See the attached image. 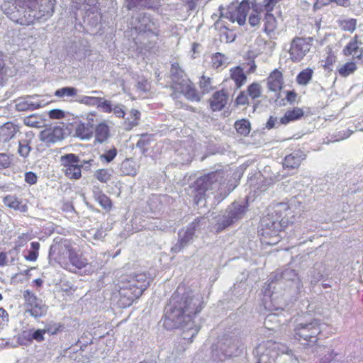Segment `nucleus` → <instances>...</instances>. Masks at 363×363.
Listing matches in <instances>:
<instances>
[{"label":"nucleus","instance_id":"nucleus-52","mask_svg":"<svg viewBox=\"0 0 363 363\" xmlns=\"http://www.w3.org/2000/svg\"><path fill=\"white\" fill-rule=\"evenodd\" d=\"M16 109L19 111H25L28 110H33V104L28 103L24 99L19 100L16 104Z\"/></svg>","mask_w":363,"mask_h":363},{"label":"nucleus","instance_id":"nucleus-34","mask_svg":"<svg viewBox=\"0 0 363 363\" xmlns=\"http://www.w3.org/2000/svg\"><path fill=\"white\" fill-rule=\"evenodd\" d=\"M357 21L355 18H344L337 21V25L343 31L353 33L357 28Z\"/></svg>","mask_w":363,"mask_h":363},{"label":"nucleus","instance_id":"nucleus-6","mask_svg":"<svg viewBox=\"0 0 363 363\" xmlns=\"http://www.w3.org/2000/svg\"><path fill=\"white\" fill-rule=\"evenodd\" d=\"M321 333L320 324L317 320L309 323H299L294 329V337L304 347H313L318 341Z\"/></svg>","mask_w":363,"mask_h":363},{"label":"nucleus","instance_id":"nucleus-45","mask_svg":"<svg viewBox=\"0 0 363 363\" xmlns=\"http://www.w3.org/2000/svg\"><path fill=\"white\" fill-rule=\"evenodd\" d=\"M249 96L247 91H240L238 95L236 96L235 99V106H247L249 104Z\"/></svg>","mask_w":363,"mask_h":363},{"label":"nucleus","instance_id":"nucleus-39","mask_svg":"<svg viewBox=\"0 0 363 363\" xmlns=\"http://www.w3.org/2000/svg\"><path fill=\"white\" fill-rule=\"evenodd\" d=\"M95 178L101 183H107L111 179L112 170L108 169H99L94 173Z\"/></svg>","mask_w":363,"mask_h":363},{"label":"nucleus","instance_id":"nucleus-54","mask_svg":"<svg viewBox=\"0 0 363 363\" xmlns=\"http://www.w3.org/2000/svg\"><path fill=\"white\" fill-rule=\"evenodd\" d=\"M150 0H126L128 3L127 7L128 10H130L140 5L145 6L150 3Z\"/></svg>","mask_w":363,"mask_h":363},{"label":"nucleus","instance_id":"nucleus-42","mask_svg":"<svg viewBox=\"0 0 363 363\" xmlns=\"http://www.w3.org/2000/svg\"><path fill=\"white\" fill-rule=\"evenodd\" d=\"M337 61V56L330 50L323 62V67L325 70H332V67Z\"/></svg>","mask_w":363,"mask_h":363},{"label":"nucleus","instance_id":"nucleus-14","mask_svg":"<svg viewBox=\"0 0 363 363\" xmlns=\"http://www.w3.org/2000/svg\"><path fill=\"white\" fill-rule=\"evenodd\" d=\"M250 9L249 0H242L238 6H229L225 13V18L232 23L237 22L240 26L245 25L247 16Z\"/></svg>","mask_w":363,"mask_h":363},{"label":"nucleus","instance_id":"nucleus-62","mask_svg":"<svg viewBox=\"0 0 363 363\" xmlns=\"http://www.w3.org/2000/svg\"><path fill=\"white\" fill-rule=\"evenodd\" d=\"M97 113L96 111L89 112L86 115V120L87 121L86 124H91L94 125V123L97 121Z\"/></svg>","mask_w":363,"mask_h":363},{"label":"nucleus","instance_id":"nucleus-9","mask_svg":"<svg viewBox=\"0 0 363 363\" xmlns=\"http://www.w3.org/2000/svg\"><path fill=\"white\" fill-rule=\"evenodd\" d=\"M313 41V37L294 38L289 50V59L294 63L301 62L310 52Z\"/></svg>","mask_w":363,"mask_h":363},{"label":"nucleus","instance_id":"nucleus-38","mask_svg":"<svg viewBox=\"0 0 363 363\" xmlns=\"http://www.w3.org/2000/svg\"><path fill=\"white\" fill-rule=\"evenodd\" d=\"M14 164V155L0 153V170L11 167Z\"/></svg>","mask_w":363,"mask_h":363},{"label":"nucleus","instance_id":"nucleus-35","mask_svg":"<svg viewBox=\"0 0 363 363\" xmlns=\"http://www.w3.org/2000/svg\"><path fill=\"white\" fill-rule=\"evenodd\" d=\"M246 91L252 100H255L262 96V87L259 82H252L247 86Z\"/></svg>","mask_w":363,"mask_h":363},{"label":"nucleus","instance_id":"nucleus-36","mask_svg":"<svg viewBox=\"0 0 363 363\" xmlns=\"http://www.w3.org/2000/svg\"><path fill=\"white\" fill-rule=\"evenodd\" d=\"M235 128L237 132L244 136L249 135L251 130L250 123L247 119H240L235 123Z\"/></svg>","mask_w":363,"mask_h":363},{"label":"nucleus","instance_id":"nucleus-56","mask_svg":"<svg viewBox=\"0 0 363 363\" xmlns=\"http://www.w3.org/2000/svg\"><path fill=\"white\" fill-rule=\"evenodd\" d=\"M281 0H264L263 6L267 13H272L275 6Z\"/></svg>","mask_w":363,"mask_h":363},{"label":"nucleus","instance_id":"nucleus-47","mask_svg":"<svg viewBox=\"0 0 363 363\" xmlns=\"http://www.w3.org/2000/svg\"><path fill=\"white\" fill-rule=\"evenodd\" d=\"M64 329V325L62 323H50L45 326V333L50 335H56Z\"/></svg>","mask_w":363,"mask_h":363},{"label":"nucleus","instance_id":"nucleus-22","mask_svg":"<svg viewBox=\"0 0 363 363\" xmlns=\"http://www.w3.org/2000/svg\"><path fill=\"white\" fill-rule=\"evenodd\" d=\"M3 203L6 207L13 209L14 211L21 213L28 211L27 203L16 195H6L3 199Z\"/></svg>","mask_w":363,"mask_h":363},{"label":"nucleus","instance_id":"nucleus-11","mask_svg":"<svg viewBox=\"0 0 363 363\" xmlns=\"http://www.w3.org/2000/svg\"><path fill=\"white\" fill-rule=\"evenodd\" d=\"M23 296L24 299L23 306L26 313L35 318L41 317L46 313V306L42 303L41 300L33 292L26 290L23 291Z\"/></svg>","mask_w":363,"mask_h":363},{"label":"nucleus","instance_id":"nucleus-10","mask_svg":"<svg viewBox=\"0 0 363 363\" xmlns=\"http://www.w3.org/2000/svg\"><path fill=\"white\" fill-rule=\"evenodd\" d=\"M247 206L246 205L235 202L233 203L231 206L227 209V214L223 216V220L216 224V231L220 233L238 220L242 219L247 211Z\"/></svg>","mask_w":363,"mask_h":363},{"label":"nucleus","instance_id":"nucleus-29","mask_svg":"<svg viewBox=\"0 0 363 363\" xmlns=\"http://www.w3.org/2000/svg\"><path fill=\"white\" fill-rule=\"evenodd\" d=\"M227 66V58L220 52H216L211 57V67L213 69H223Z\"/></svg>","mask_w":363,"mask_h":363},{"label":"nucleus","instance_id":"nucleus-33","mask_svg":"<svg viewBox=\"0 0 363 363\" xmlns=\"http://www.w3.org/2000/svg\"><path fill=\"white\" fill-rule=\"evenodd\" d=\"M199 86L203 94H208L214 89L213 86V78L204 74L201 75L199 78Z\"/></svg>","mask_w":363,"mask_h":363},{"label":"nucleus","instance_id":"nucleus-25","mask_svg":"<svg viewBox=\"0 0 363 363\" xmlns=\"http://www.w3.org/2000/svg\"><path fill=\"white\" fill-rule=\"evenodd\" d=\"M304 114L305 113L302 108L293 107L287 110L284 115L279 118V123L286 125L291 122L301 119Z\"/></svg>","mask_w":363,"mask_h":363},{"label":"nucleus","instance_id":"nucleus-41","mask_svg":"<svg viewBox=\"0 0 363 363\" xmlns=\"http://www.w3.org/2000/svg\"><path fill=\"white\" fill-rule=\"evenodd\" d=\"M77 94V90L76 88L67 86V87H63V88L57 89L55 91L54 94L55 96H57L58 98H63L65 96L72 97V96H76Z\"/></svg>","mask_w":363,"mask_h":363},{"label":"nucleus","instance_id":"nucleus-59","mask_svg":"<svg viewBox=\"0 0 363 363\" xmlns=\"http://www.w3.org/2000/svg\"><path fill=\"white\" fill-rule=\"evenodd\" d=\"M112 112H113L114 115L119 118H123L125 113L121 105H116L113 108H112Z\"/></svg>","mask_w":363,"mask_h":363},{"label":"nucleus","instance_id":"nucleus-7","mask_svg":"<svg viewBox=\"0 0 363 363\" xmlns=\"http://www.w3.org/2000/svg\"><path fill=\"white\" fill-rule=\"evenodd\" d=\"M224 176L223 170L217 169L199 177L194 182L196 203H198L206 192L211 189L215 184L223 182Z\"/></svg>","mask_w":363,"mask_h":363},{"label":"nucleus","instance_id":"nucleus-49","mask_svg":"<svg viewBox=\"0 0 363 363\" xmlns=\"http://www.w3.org/2000/svg\"><path fill=\"white\" fill-rule=\"evenodd\" d=\"M9 321V315L8 312L4 308H0V332L8 325Z\"/></svg>","mask_w":363,"mask_h":363},{"label":"nucleus","instance_id":"nucleus-51","mask_svg":"<svg viewBox=\"0 0 363 363\" xmlns=\"http://www.w3.org/2000/svg\"><path fill=\"white\" fill-rule=\"evenodd\" d=\"M100 101H101V97L84 96L82 99L81 102L87 106H98V104Z\"/></svg>","mask_w":363,"mask_h":363},{"label":"nucleus","instance_id":"nucleus-16","mask_svg":"<svg viewBox=\"0 0 363 363\" xmlns=\"http://www.w3.org/2000/svg\"><path fill=\"white\" fill-rule=\"evenodd\" d=\"M230 96L227 89L223 88L213 93L207 100L209 109L212 112L223 110L229 103Z\"/></svg>","mask_w":363,"mask_h":363},{"label":"nucleus","instance_id":"nucleus-19","mask_svg":"<svg viewBox=\"0 0 363 363\" xmlns=\"http://www.w3.org/2000/svg\"><path fill=\"white\" fill-rule=\"evenodd\" d=\"M305 158L306 155L303 152L300 150L294 151L284 157L283 168L289 170L296 169Z\"/></svg>","mask_w":363,"mask_h":363},{"label":"nucleus","instance_id":"nucleus-43","mask_svg":"<svg viewBox=\"0 0 363 363\" xmlns=\"http://www.w3.org/2000/svg\"><path fill=\"white\" fill-rule=\"evenodd\" d=\"M186 74L184 71L180 67L178 62H174L172 64L171 66V79L174 81L176 79H179L180 77L186 76Z\"/></svg>","mask_w":363,"mask_h":363},{"label":"nucleus","instance_id":"nucleus-4","mask_svg":"<svg viewBox=\"0 0 363 363\" xmlns=\"http://www.w3.org/2000/svg\"><path fill=\"white\" fill-rule=\"evenodd\" d=\"M194 296L193 291L189 286L185 283H180L175 291L172 294L169 303L174 311H177L179 315H195L200 309L194 307L193 301Z\"/></svg>","mask_w":363,"mask_h":363},{"label":"nucleus","instance_id":"nucleus-61","mask_svg":"<svg viewBox=\"0 0 363 363\" xmlns=\"http://www.w3.org/2000/svg\"><path fill=\"white\" fill-rule=\"evenodd\" d=\"M142 19L143 21H145V24L144 26H139V29L144 31V32H147V31H150V29L149 28H147V26H149L150 25H153V22L150 19V18L148 16H146V14H144L142 17Z\"/></svg>","mask_w":363,"mask_h":363},{"label":"nucleus","instance_id":"nucleus-17","mask_svg":"<svg viewBox=\"0 0 363 363\" xmlns=\"http://www.w3.org/2000/svg\"><path fill=\"white\" fill-rule=\"evenodd\" d=\"M111 127L106 121L98 123L94 126V143L103 144L111 138Z\"/></svg>","mask_w":363,"mask_h":363},{"label":"nucleus","instance_id":"nucleus-23","mask_svg":"<svg viewBox=\"0 0 363 363\" xmlns=\"http://www.w3.org/2000/svg\"><path fill=\"white\" fill-rule=\"evenodd\" d=\"M19 131V126L13 122L9 121L4 123L0 126V142L6 143L10 141Z\"/></svg>","mask_w":363,"mask_h":363},{"label":"nucleus","instance_id":"nucleus-15","mask_svg":"<svg viewBox=\"0 0 363 363\" xmlns=\"http://www.w3.org/2000/svg\"><path fill=\"white\" fill-rule=\"evenodd\" d=\"M345 57H350L352 60L363 64V42L358 35L353 36L342 49Z\"/></svg>","mask_w":363,"mask_h":363},{"label":"nucleus","instance_id":"nucleus-60","mask_svg":"<svg viewBox=\"0 0 363 363\" xmlns=\"http://www.w3.org/2000/svg\"><path fill=\"white\" fill-rule=\"evenodd\" d=\"M279 125H281L279 123V120L278 121L276 117L270 116L266 123V128L268 129H272L275 127H278Z\"/></svg>","mask_w":363,"mask_h":363},{"label":"nucleus","instance_id":"nucleus-40","mask_svg":"<svg viewBox=\"0 0 363 363\" xmlns=\"http://www.w3.org/2000/svg\"><path fill=\"white\" fill-rule=\"evenodd\" d=\"M31 250L24 256L27 261L35 262L39 255L40 243L38 242H32L30 243Z\"/></svg>","mask_w":363,"mask_h":363},{"label":"nucleus","instance_id":"nucleus-8","mask_svg":"<svg viewBox=\"0 0 363 363\" xmlns=\"http://www.w3.org/2000/svg\"><path fill=\"white\" fill-rule=\"evenodd\" d=\"M170 88L173 91L172 96L176 94H181L191 101L199 102L201 99V94L187 75L172 81Z\"/></svg>","mask_w":363,"mask_h":363},{"label":"nucleus","instance_id":"nucleus-2","mask_svg":"<svg viewBox=\"0 0 363 363\" xmlns=\"http://www.w3.org/2000/svg\"><path fill=\"white\" fill-rule=\"evenodd\" d=\"M50 256L64 269L72 272L86 271L90 264L82 252L77 250L69 240H62L59 243L52 246Z\"/></svg>","mask_w":363,"mask_h":363},{"label":"nucleus","instance_id":"nucleus-5","mask_svg":"<svg viewBox=\"0 0 363 363\" xmlns=\"http://www.w3.org/2000/svg\"><path fill=\"white\" fill-rule=\"evenodd\" d=\"M35 4H36L35 1L30 0H16L15 10L9 13V18L21 26L33 25L38 19Z\"/></svg>","mask_w":363,"mask_h":363},{"label":"nucleus","instance_id":"nucleus-64","mask_svg":"<svg viewBox=\"0 0 363 363\" xmlns=\"http://www.w3.org/2000/svg\"><path fill=\"white\" fill-rule=\"evenodd\" d=\"M298 96L297 93L294 91H287L286 93V99L290 104H293L296 101Z\"/></svg>","mask_w":363,"mask_h":363},{"label":"nucleus","instance_id":"nucleus-27","mask_svg":"<svg viewBox=\"0 0 363 363\" xmlns=\"http://www.w3.org/2000/svg\"><path fill=\"white\" fill-rule=\"evenodd\" d=\"M230 78L234 82L237 89L241 88L247 81V76L240 66L230 68Z\"/></svg>","mask_w":363,"mask_h":363},{"label":"nucleus","instance_id":"nucleus-57","mask_svg":"<svg viewBox=\"0 0 363 363\" xmlns=\"http://www.w3.org/2000/svg\"><path fill=\"white\" fill-rule=\"evenodd\" d=\"M45 333V330L38 329L37 330L34 331L33 334L31 335L30 340H35L38 342H42L44 340V335Z\"/></svg>","mask_w":363,"mask_h":363},{"label":"nucleus","instance_id":"nucleus-44","mask_svg":"<svg viewBox=\"0 0 363 363\" xmlns=\"http://www.w3.org/2000/svg\"><path fill=\"white\" fill-rule=\"evenodd\" d=\"M7 72L8 67L6 66L4 55L0 52V86L4 84Z\"/></svg>","mask_w":363,"mask_h":363},{"label":"nucleus","instance_id":"nucleus-20","mask_svg":"<svg viewBox=\"0 0 363 363\" xmlns=\"http://www.w3.org/2000/svg\"><path fill=\"white\" fill-rule=\"evenodd\" d=\"M74 136L82 140H90L94 136V125L79 121L74 128Z\"/></svg>","mask_w":363,"mask_h":363},{"label":"nucleus","instance_id":"nucleus-50","mask_svg":"<svg viewBox=\"0 0 363 363\" xmlns=\"http://www.w3.org/2000/svg\"><path fill=\"white\" fill-rule=\"evenodd\" d=\"M260 21L261 16L258 10H253V11L250 14L248 19L250 25L252 27L259 26L260 23Z\"/></svg>","mask_w":363,"mask_h":363},{"label":"nucleus","instance_id":"nucleus-63","mask_svg":"<svg viewBox=\"0 0 363 363\" xmlns=\"http://www.w3.org/2000/svg\"><path fill=\"white\" fill-rule=\"evenodd\" d=\"M36 118L34 116H30L24 118L23 122L24 124L27 126L35 127L37 126L38 121H37Z\"/></svg>","mask_w":363,"mask_h":363},{"label":"nucleus","instance_id":"nucleus-1","mask_svg":"<svg viewBox=\"0 0 363 363\" xmlns=\"http://www.w3.org/2000/svg\"><path fill=\"white\" fill-rule=\"evenodd\" d=\"M298 208V212L303 211L302 203L296 199L275 205L274 211L261 220L259 235L262 243L267 245L278 243L280 240L279 233L289 225V217L295 216Z\"/></svg>","mask_w":363,"mask_h":363},{"label":"nucleus","instance_id":"nucleus-3","mask_svg":"<svg viewBox=\"0 0 363 363\" xmlns=\"http://www.w3.org/2000/svg\"><path fill=\"white\" fill-rule=\"evenodd\" d=\"M119 295L118 303L126 308L138 299L150 286V279L145 273L123 274L116 284Z\"/></svg>","mask_w":363,"mask_h":363},{"label":"nucleus","instance_id":"nucleus-18","mask_svg":"<svg viewBox=\"0 0 363 363\" xmlns=\"http://www.w3.org/2000/svg\"><path fill=\"white\" fill-rule=\"evenodd\" d=\"M64 130L59 126L48 127L40 133V140L46 143H55L63 138Z\"/></svg>","mask_w":363,"mask_h":363},{"label":"nucleus","instance_id":"nucleus-46","mask_svg":"<svg viewBox=\"0 0 363 363\" xmlns=\"http://www.w3.org/2000/svg\"><path fill=\"white\" fill-rule=\"evenodd\" d=\"M30 150L31 147L30 146L28 141H19L18 152L21 157H27L30 154Z\"/></svg>","mask_w":363,"mask_h":363},{"label":"nucleus","instance_id":"nucleus-24","mask_svg":"<svg viewBox=\"0 0 363 363\" xmlns=\"http://www.w3.org/2000/svg\"><path fill=\"white\" fill-rule=\"evenodd\" d=\"M262 30L269 37H272L278 31V21L272 13H266L262 20Z\"/></svg>","mask_w":363,"mask_h":363},{"label":"nucleus","instance_id":"nucleus-12","mask_svg":"<svg viewBox=\"0 0 363 363\" xmlns=\"http://www.w3.org/2000/svg\"><path fill=\"white\" fill-rule=\"evenodd\" d=\"M281 344L273 340H267L259 344L256 348L257 363H271L274 356L278 355Z\"/></svg>","mask_w":363,"mask_h":363},{"label":"nucleus","instance_id":"nucleus-58","mask_svg":"<svg viewBox=\"0 0 363 363\" xmlns=\"http://www.w3.org/2000/svg\"><path fill=\"white\" fill-rule=\"evenodd\" d=\"M37 180H38L37 175L34 172H28L26 173L25 181L28 184H29L30 185L35 184L37 182Z\"/></svg>","mask_w":363,"mask_h":363},{"label":"nucleus","instance_id":"nucleus-53","mask_svg":"<svg viewBox=\"0 0 363 363\" xmlns=\"http://www.w3.org/2000/svg\"><path fill=\"white\" fill-rule=\"evenodd\" d=\"M98 108H101L104 112L111 113L112 112L111 101L101 97V101L98 104Z\"/></svg>","mask_w":363,"mask_h":363},{"label":"nucleus","instance_id":"nucleus-30","mask_svg":"<svg viewBox=\"0 0 363 363\" xmlns=\"http://www.w3.org/2000/svg\"><path fill=\"white\" fill-rule=\"evenodd\" d=\"M140 112L136 109H131L129 116L125 119L124 125L127 130H131L139 124L140 119Z\"/></svg>","mask_w":363,"mask_h":363},{"label":"nucleus","instance_id":"nucleus-21","mask_svg":"<svg viewBox=\"0 0 363 363\" xmlns=\"http://www.w3.org/2000/svg\"><path fill=\"white\" fill-rule=\"evenodd\" d=\"M283 74L278 69H274L267 77V87L273 92H279L283 88Z\"/></svg>","mask_w":363,"mask_h":363},{"label":"nucleus","instance_id":"nucleus-32","mask_svg":"<svg viewBox=\"0 0 363 363\" xmlns=\"http://www.w3.org/2000/svg\"><path fill=\"white\" fill-rule=\"evenodd\" d=\"M313 70L311 68H306L301 71L296 76V81L298 85L306 86L312 79Z\"/></svg>","mask_w":363,"mask_h":363},{"label":"nucleus","instance_id":"nucleus-31","mask_svg":"<svg viewBox=\"0 0 363 363\" xmlns=\"http://www.w3.org/2000/svg\"><path fill=\"white\" fill-rule=\"evenodd\" d=\"M357 63L354 60L345 62L337 69V73L342 77H348L357 69Z\"/></svg>","mask_w":363,"mask_h":363},{"label":"nucleus","instance_id":"nucleus-55","mask_svg":"<svg viewBox=\"0 0 363 363\" xmlns=\"http://www.w3.org/2000/svg\"><path fill=\"white\" fill-rule=\"evenodd\" d=\"M30 240V236L28 233L20 235L16 241V247H23Z\"/></svg>","mask_w":363,"mask_h":363},{"label":"nucleus","instance_id":"nucleus-13","mask_svg":"<svg viewBox=\"0 0 363 363\" xmlns=\"http://www.w3.org/2000/svg\"><path fill=\"white\" fill-rule=\"evenodd\" d=\"M65 175L72 179H79L82 177V165L79 164V157L74 154H67L61 157Z\"/></svg>","mask_w":363,"mask_h":363},{"label":"nucleus","instance_id":"nucleus-37","mask_svg":"<svg viewBox=\"0 0 363 363\" xmlns=\"http://www.w3.org/2000/svg\"><path fill=\"white\" fill-rule=\"evenodd\" d=\"M316 4L321 6L335 4L337 6L348 8L352 6L351 0H317Z\"/></svg>","mask_w":363,"mask_h":363},{"label":"nucleus","instance_id":"nucleus-26","mask_svg":"<svg viewBox=\"0 0 363 363\" xmlns=\"http://www.w3.org/2000/svg\"><path fill=\"white\" fill-rule=\"evenodd\" d=\"M93 196L95 201H97L106 211L109 212L112 209V201L103 192L99 186L94 187Z\"/></svg>","mask_w":363,"mask_h":363},{"label":"nucleus","instance_id":"nucleus-48","mask_svg":"<svg viewBox=\"0 0 363 363\" xmlns=\"http://www.w3.org/2000/svg\"><path fill=\"white\" fill-rule=\"evenodd\" d=\"M118 153L117 149L114 147L106 150L105 152L100 156V159L102 161H105L108 163L114 160Z\"/></svg>","mask_w":363,"mask_h":363},{"label":"nucleus","instance_id":"nucleus-28","mask_svg":"<svg viewBox=\"0 0 363 363\" xmlns=\"http://www.w3.org/2000/svg\"><path fill=\"white\" fill-rule=\"evenodd\" d=\"M120 170L123 175L135 176L137 174L138 168L135 162L132 159H125L121 164Z\"/></svg>","mask_w":363,"mask_h":363}]
</instances>
